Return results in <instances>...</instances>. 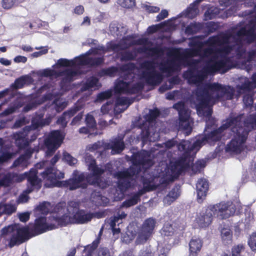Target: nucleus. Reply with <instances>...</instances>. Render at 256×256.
<instances>
[{"mask_svg": "<svg viewBox=\"0 0 256 256\" xmlns=\"http://www.w3.org/2000/svg\"><path fill=\"white\" fill-rule=\"evenodd\" d=\"M229 35L224 33L209 38L204 42L208 48L204 50L203 42L192 40L190 46L192 48L186 50L184 56L170 50L166 54L167 60H162L160 64L145 61L140 64V69L134 64H128L124 66L125 70L116 82L115 92H138L143 88L144 82L152 86L159 84L163 80V74L168 76L174 72L180 71L181 66L188 62L187 58L198 56V59L190 60V68L183 74V77L188 83L198 87L190 102L196 108L198 114L206 118V129L209 132L208 130L212 126L210 124L215 122L210 118L212 106L218 100L233 98L234 90L216 82H205V79L216 72H227L232 67V58L234 56L248 62L256 57V47L246 52L242 50Z\"/></svg>", "mask_w": 256, "mask_h": 256, "instance_id": "nucleus-1", "label": "nucleus"}, {"mask_svg": "<svg viewBox=\"0 0 256 256\" xmlns=\"http://www.w3.org/2000/svg\"><path fill=\"white\" fill-rule=\"evenodd\" d=\"M134 36H128L124 38L119 43L111 42L107 44V48L103 46L98 48H92L85 54H82L74 60L60 58L53 66L54 69L47 68L39 72L40 74L44 76L57 78L62 76L61 86L63 89L67 83L75 80L76 76L83 72L80 69L86 66H98L104 62L102 57L96 58V55H103L108 51H114L118 52L121 50L126 49L133 45H142L143 47L138 50L139 52L147 53L148 55L156 59H162V48L158 47L149 48L148 40L142 38L138 40H134Z\"/></svg>", "mask_w": 256, "mask_h": 256, "instance_id": "nucleus-2", "label": "nucleus"}, {"mask_svg": "<svg viewBox=\"0 0 256 256\" xmlns=\"http://www.w3.org/2000/svg\"><path fill=\"white\" fill-rule=\"evenodd\" d=\"M132 165L128 170L118 172L114 174L118 179V188L120 192L118 198H122L124 192L138 180L143 184L144 188L134 194L130 199L124 201L121 207L128 208L136 204L142 195L146 192L156 188L160 184H164L160 173L158 174H150L148 167L153 164L150 152L142 150L134 155Z\"/></svg>", "mask_w": 256, "mask_h": 256, "instance_id": "nucleus-3", "label": "nucleus"}, {"mask_svg": "<svg viewBox=\"0 0 256 256\" xmlns=\"http://www.w3.org/2000/svg\"><path fill=\"white\" fill-rule=\"evenodd\" d=\"M205 136H199L196 141L192 142L188 140H182L178 144L174 140L172 139L165 143V146L168 150V156L171 152L170 149H176L174 155L182 156L178 160L172 156H170L169 166L165 168V172H162L160 174L163 178L162 182L166 184L173 182L186 168L192 166V170L195 172H199L200 169L206 166V161L204 160H198L192 164L194 156L200 148L205 144L208 141Z\"/></svg>", "mask_w": 256, "mask_h": 256, "instance_id": "nucleus-4", "label": "nucleus"}, {"mask_svg": "<svg viewBox=\"0 0 256 256\" xmlns=\"http://www.w3.org/2000/svg\"><path fill=\"white\" fill-rule=\"evenodd\" d=\"M85 162L88 170L92 173V180H91L90 177L88 176L84 172L74 170L69 180L60 181V179L64 178V173L54 167H50L46 168L40 174L44 180H45V186L47 188L66 187L70 190H74L80 188H86L88 184L90 183L92 184H96L102 188L106 187V184L102 186L100 182V176L104 172V169L102 166L96 165L95 160L88 153L86 154Z\"/></svg>", "mask_w": 256, "mask_h": 256, "instance_id": "nucleus-5", "label": "nucleus"}, {"mask_svg": "<svg viewBox=\"0 0 256 256\" xmlns=\"http://www.w3.org/2000/svg\"><path fill=\"white\" fill-rule=\"evenodd\" d=\"M244 115L230 116L218 130L206 134L208 143L212 144L224 136V131H230L233 138L226 146V151L230 154H239L246 148V140L248 132L256 125V115H250L242 122Z\"/></svg>", "mask_w": 256, "mask_h": 256, "instance_id": "nucleus-6", "label": "nucleus"}, {"mask_svg": "<svg viewBox=\"0 0 256 256\" xmlns=\"http://www.w3.org/2000/svg\"><path fill=\"white\" fill-rule=\"evenodd\" d=\"M66 204L60 203L56 208V212L48 218L40 217L36 219L33 228L36 234L47 230L55 229L58 226H64L68 224H82L90 221L94 216L92 214L79 210L78 203L72 201L66 208Z\"/></svg>", "mask_w": 256, "mask_h": 256, "instance_id": "nucleus-7", "label": "nucleus"}, {"mask_svg": "<svg viewBox=\"0 0 256 256\" xmlns=\"http://www.w3.org/2000/svg\"><path fill=\"white\" fill-rule=\"evenodd\" d=\"M67 106L66 101L62 98H55L52 104L48 107V108L54 110L52 116H49L43 119V114H38L34 116L32 120L30 126H26L22 132H19L13 134L12 138L14 140L16 146L19 148H25L29 144V141L34 140L37 134L35 130L48 125L51 122L52 118L56 112H60Z\"/></svg>", "mask_w": 256, "mask_h": 256, "instance_id": "nucleus-8", "label": "nucleus"}, {"mask_svg": "<svg viewBox=\"0 0 256 256\" xmlns=\"http://www.w3.org/2000/svg\"><path fill=\"white\" fill-rule=\"evenodd\" d=\"M245 16L244 21L226 32L244 51V42H250L256 40V6L254 12H250Z\"/></svg>", "mask_w": 256, "mask_h": 256, "instance_id": "nucleus-9", "label": "nucleus"}, {"mask_svg": "<svg viewBox=\"0 0 256 256\" xmlns=\"http://www.w3.org/2000/svg\"><path fill=\"white\" fill-rule=\"evenodd\" d=\"M48 162L43 161L36 164L34 168L30 169V172L24 174H0V186H8L13 182H20L27 178L30 186L35 187L36 190L41 186V180L37 176L38 170L46 166Z\"/></svg>", "mask_w": 256, "mask_h": 256, "instance_id": "nucleus-10", "label": "nucleus"}, {"mask_svg": "<svg viewBox=\"0 0 256 256\" xmlns=\"http://www.w3.org/2000/svg\"><path fill=\"white\" fill-rule=\"evenodd\" d=\"M28 234V228L20 226L18 224L9 226L2 230V234L10 238L11 246L23 242L27 239Z\"/></svg>", "mask_w": 256, "mask_h": 256, "instance_id": "nucleus-11", "label": "nucleus"}, {"mask_svg": "<svg viewBox=\"0 0 256 256\" xmlns=\"http://www.w3.org/2000/svg\"><path fill=\"white\" fill-rule=\"evenodd\" d=\"M173 108L178 111L179 114V126L181 130H186L188 135L192 130L191 124L192 120L190 116V112L182 102H178L173 106Z\"/></svg>", "mask_w": 256, "mask_h": 256, "instance_id": "nucleus-12", "label": "nucleus"}, {"mask_svg": "<svg viewBox=\"0 0 256 256\" xmlns=\"http://www.w3.org/2000/svg\"><path fill=\"white\" fill-rule=\"evenodd\" d=\"M64 136L59 130L52 132L44 140V144L47 148L46 154L47 156H51L61 145Z\"/></svg>", "mask_w": 256, "mask_h": 256, "instance_id": "nucleus-13", "label": "nucleus"}, {"mask_svg": "<svg viewBox=\"0 0 256 256\" xmlns=\"http://www.w3.org/2000/svg\"><path fill=\"white\" fill-rule=\"evenodd\" d=\"M210 207L214 215L222 219L229 218L236 212L234 206L230 202H221L215 205L210 206Z\"/></svg>", "mask_w": 256, "mask_h": 256, "instance_id": "nucleus-14", "label": "nucleus"}, {"mask_svg": "<svg viewBox=\"0 0 256 256\" xmlns=\"http://www.w3.org/2000/svg\"><path fill=\"white\" fill-rule=\"evenodd\" d=\"M156 222V220L152 218L144 221L136 242L137 244H142L150 238L153 234Z\"/></svg>", "mask_w": 256, "mask_h": 256, "instance_id": "nucleus-15", "label": "nucleus"}, {"mask_svg": "<svg viewBox=\"0 0 256 256\" xmlns=\"http://www.w3.org/2000/svg\"><path fill=\"white\" fill-rule=\"evenodd\" d=\"M214 214L208 206L204 211H202L197 215L196 222L200 228H206L212 222Z\"/></svg>", "mask_w": 256, "mask_h": 256, "instance_id": "nucleus-16", "label": "nucleus"}, {"mask_svg": "<svg viewBox=\"0 0 256 256\" xmlns=\"http://www.w3.org/2000/svg\"><path fill=\"white\" fill-rule=\"evenodd\" d=\"M198 200L199 202H202L206 197L208 190V183L204 178H200L198 180L196 186Z\"/></svg>", "mask_w": 256, "mask_h": 256, "instance_id": "nucleus-17", "label": "nucleus"}, {"mask_svg": "<svg viewBox=\"0 0 256 256\" xmlns=\"http://www.w3.org/2000/svg\"><path fill=\"white\" fill-rule=\"evenodd\" d=\"M154 131L152 126H148V129L142 130V140L143 145L147 142H154L160 138V134L156 130Z\"/></svg>", "mask_w": 256, "mask_h": 256, "instance_id": "nucleus-18", "label": "nucleus"}, {"mask_svg": "<svg viewBox=\"0 0 256 256\" xmlns=\"http://www.w3.org/2000/svg\"><path fill=\"white\" fill-rule=\"evenodd\" d=\"M81 108L82 107L80 106H75L70 110L64 112L62 115L58 118L56 122L57 124L61 125L62 128H64L66 126L69 119Z\"/></svg>", "mask_w": 256, "mask_h": 256, "instance_id": "nucleus-19", "label": "nucleus"}, {"mask_svg": "<svg viewBox=\"0 0 256 256\" xmlns=\"http://www.w3.org/2000/svg\"><path fill=\"white\" fill-rule=\"evenodd\" d=\"M124 148L123 137L118 136L108 144V149L112 150V154H115L121 152Z\"/></svg>", "mask_w": 256, "mask_h": 256, "instance_id": "nucleus-20", "label": "nucleus"}, {"mask_svg": "<svg viewBox=\"0 0 256 256\" xmlns=\"http://www.w3.org/2000/svg\"><path fill=\"white\" fill-rule=\"evenodd\" d=\"M203 0H196L193 4L185 10L178 16V17L185 16L189 18H193L198 13V5Z\"/></svg>", "mask_w": 256, "mask_h": 256, "instance_id": "nucleus-21", "label": "nucleus"}, {"mask_svg": "<svg viewBox=\"0 0 256 256\" xmlns=\"http://www.w3.org/2000/svg\"><path fill=\"white\" fill-rule=\"evenodd\" d=\"M240 81L242 84L238 86L240 90L239 92H241V90H250L254 89L256 88V72L253 74L252 82L246 78H242Z\"/></svg>", "mask_w": 256, "mask_h": 256, "instance_id": "nucleus-22", "label": "nucleus"}, {"mask_svg": "<svg viewBox=\"0 0 256 256\" xmlns=\"http://www.w3.org/2000/svg\"><path fill=\"white\" fill-rule=\"evenodd\" d=\"M126 216L124 212L120 211L117 216H114L111 220L110 225L114 234L120 232L119 225L122 223V219L124 218Z\"/></svg>", "mask_w": 256, "mask_h": 256, "instance_id": "nucleus-23", "label": "nucleus"}, {"mask_svg": "<svg viewBox=\"0 0 256 256\" xmlns=\"http://www.w3.org/2000/svg\"><path fill=\"white\" fill-rule=\"evenodd\" d=\"M202 246L201 239L193 238L189 242L190 256H197Z\"/></svg>", "mask_w": 256, "mask_h": 256, "instance_id": "nucleus-24", "label": "nucleus"}, {"mask_svg": "<svg viewBox=\"0 0 256 256\" xmlns=\"http://www.w3.org/2000/svg\"><path fill=\"white\" fill-rule=\"evenodd\" d=\"M131 103L130 100L126 97L118 98L115 104L114 112L116 114L120 113L125 110Z\"/></svg>", "mask_w": 256, "mask_h": 256, "instance_id": "nucleus-25", "label": "nucleus"}, {"mask_svg": "<svg viewBox=\"0 0 256 256\" xmlns=\"http://www.w3.org/2000/svg\"><path fill=\"white\" fill-rule=\"evenodd\" d=\"M32 152H27L24 154H22L14 162L12 167L18 168L21 170L26 168L28 166V160L30 158Z\"/></svg>", "mask_w": 256, "mask_h": 256, "instance_id": "nucleus-26", "label": "nucleus"}, {"mask_svg": "<svg viewBox=\"0 0 256 256\" xmlns=\"http://www.w3.org/2000/svg\"><path fill=\"white\" fill-rule=\"evenodd\" d=\"M100 86L98 80L96 77L92 76L88 78L86 82L83 84L81 88V91L95 90L98 88Z\"/></svg>", "mask_w": 256, "mask_h": 256, "instance_id": "nucleus-27", "label": "nucleus"}, {"mask_svg": "<svg viewBox=\"0 0 256 256\" xmlns=\"http://www.w3.org/2000/svg\"><path fill=\"white\" fill-rule=\"evenodd\" d=\"M110 31L114 36H122L126 32V28L116 22H113L110 25Z\"/></svg>", "mask_w": 256, "mask_h": 256, "instance_id": "nucleus-28", "label": "nucleus"}, {"mask_svg": "<svg viewBox=\"0 0 256 256\" xmlns=\"http://www.w3.org/2000/svg\"><path fill=\"white\" fill-rule=\"evenodd\" d=\"M219 2L220 5L224 7L234 4L238 6L240 2H243L245 5L251 6L254 4V0H220Z\"/></svg>", "mask_w": 256, "mask_h": 256, "instance_id": "nucleus-29", "label": "nucleus"}, {"mask_svg": "<svg viewBox=\"0 0 256 256\" xmlns=\"http://www.w3.org/2000/svg\"><path fill=\"white\" fill-rule=\"evenodd\" d=\"M102 232V228L100 231L98 236L94 240L92 244L88 245L85 247L84 251L86 253H87V256H92V252L93 251L98 247V244L100 243V236Z\"/></svg>", "mask_w": 256, "mask_h": 256, "instance_id": "nucleus-30", "label": "nucleus"}, {"mask_svg": "<svg viewBox=\"0 0 256 256\" xmlns=\"http://www.w3.org/2000/svg\"><path fill=\"white\" fill-rule=\"evenodd\" d=\"M221 238L224 244H229L232 242V233L230 229L224 228L221 230Z\"/></svg>", "mask_w": 256, "mask_h": 256, "instance_id": "nucleus-31", "label": "nucleus"}, {"mask_svg": "<svg viewBox=\"0 0 256 256\" xmlns=\"http://www.w3.org/2000/svg\"><path fill=\"white\" fill-rule=\"evenodd\" d=\"M32 78L28 75L21 76L16 79L14 84H12V86L16 88H20L27 82H30Z\"/></svg>", "mask_w": 256, "mask_h": 256, "instance_id": "nucleus-32", "label": "nucleus"}, {"mask_svg": "<svg viewBox=\"0 0 256 256\" xmlns=\"http://www.w3.org/2000/svg\"><path fill=\"white\" fill-rule=\"evenodd\" d=\"M15 206L12 204H0V214H10L16 211Z\"/></svg>", "mask_w": 256, "mask_h": 256, "instance_id": "nucleus-33", "label": "nucleus"}, {"mask_svg": "<svg viewBox=\"0 0 256 256\" xmlns=\"http://www.w3.org/2000/svg\"><path fill=\"white\" fill-rule=\"evenodd\" d=\"M220 12V8L215 6H210L204 14L206 20H210L216 16Z\"/></svg>", "mask_w": 256, "mask_h": 256, "instance_id": "nucleus-34", "label": "nucleus"}, {"mask_svg": "<svg viewBox=\"0 0 256 256\" xmlns=\"http://www.w3.org/2000/svg\"><path fill=\"white\" fill-rule=\"evenodd\" d=\"M160 112L157 108L150 110L149 113L144 116L145 120L148 122L150 125L156 118L159 116Z\"/></svg>", "mask_w": 256, "mask_h": 256, "instance_id": "nucleus-35", "label": "nucleus"}, {"mask_svg": "<svg viewBox=\"0 0 256 256\" xmlns=\"http://www.w3.org/2000/svg\"><path fill=\"white\" fill-rule=\"evenodd\" d=\"M34 189H36L35 187L30 186L28 185L27 189L19 196L18 202V203H24L27 202L29 198V197L28 196V194L31 192Z\"/></svg>", "mask_w": 256, "mask_h": 256, "instance_id": "nucleus-36", "label": "nucleus"}, {"mask_svg": "<svg viewBox=\"0 0 256 256\" xmlns=\"http://www.w3.org/2000/svg\"><path fill=\"white\" fill-rule=\"evenodd\" d=\"M160 233L164 236H172L174 234L173 226L170 224H166L160 230Z\"/></svg>", "mask_w": 256, "mask_h": 256, "instance_id": "nucleus-37", "label": "nucleus"}, {"mask_svg": "<svg viewBox=\"0 0 256 256\" xmlns=\"http://www.w3.org/2000/svg\"><path fill=\"white\" fill-rule=\"evenodd\" d=\"M200 27L201 25L200 24L192 23L186 28L185 32L188 34H194L198 32Z\"/></svg>", "mask_w": 256, "mask_h": 256, "instance_id": "nucleus-38", "label": "nucleus"}, {"mask_svg": "<svg viewBox=\"0 0 256 256\" xmlns=\"http://www.w3.org/2000/svg\"><path fill=\"white\" fill-rule=\"evenodd\" d=\"M50 204L48 202H44L40 204L36 208V211L42 214H46L50 210Z\"/></svg>", "mask_w": 256, "mask_h": 256, "instance_id": "nucleus-39", "label": "nucleus"}, {"mask_svg": "<svg viewBox=\"0 0 256 256\" xmlns=\"http://www.w3.org/2000/svg\"><path fill=\"white\" fill-rule=\"evenodd\" d=\"M178 81L179 79L178 77L176 76L172 78L169 81L170 84L169 86H168L167 84L163 85L162 86H160L159 88L160 92L162 93L168 90L171 89L172 88L171 85L175 84L178 83Z\"/></svg>", "mask_w": 256, "mask_h": 256, "instance_id": "nucleus-40", "label": "nucleus"}, {"mask_svg": "<svg viewBox=\"0 0 256 256\" xmlns=\"http://www.w3.org/2000/svg\"><path fill=\"white\" fill-rule=\"evenodd\" d=\"M62 160L66 162L70 166H74L78 162L76 158L66 152L63 153Z\"/></svg>", "mask_w": 256, "mask_h": 256, "instance_id": "nucleus-41", "label": "nucleus"}, {"mask_svg": "<svg viewBox=\"0 0 256 256\" xmlns=\"http://www.w3.org/2000/svg\"><path fill=\"white\" fill-rule=\"evenodd\" d=\"M170 248V245L166 244L164 246L162 244H158V250L159 254L158 256H167Z\"/></svg>", "mask_w": 256, "mask_h": 256, "instance_id": "nucleus-42", "label": "nucleus"}, {"mask_svg": "<svg viewBox=\"0 0 256 256\" xmlns=\"http://www.w3.org/2000/svg\"><path fill=\"white\" fill-rule=\"evenodd\" d=\"M182 92H179L178 90H174L173 92H168L166 94V98L169 100L178 99L180 98H182L183 96H182Z\"/></svg>", "mask_w": 256, "mask_h": 256, "instance_id": "nucleus-43", "label": "nucleus"}, {"mask_svg": "<svg viewBox=\"0 0 256 256\" xmlns=\"http://www.w3.org/2000/svg\"><path fill=\"white\" fill-rule=\"evenodd\" d=\"M86 122L87 126L90 128L94 129V128L96 126V120H94L93 116H92L90 114H87L86 118Z\"/></svg>", "mask_w": 256, "mask_h": 256, "instance_id": "nucleus-44", "label": "nucleus"}, {"mask_svg": "<svg viewBox=\"0 0 256 256\" xmlns=\"http://www.w3.org/2000/svg\"><path fill=\"white\" fill-rule=\"evenodd\" d=\"M244 250V246L242 244H239L234 246L232 248V256H240V253Z\"/></svg>", "mask_w": 256, "mask_h": 256, "instance_id": "nucleus-45", "label": "nucleus"}, {"mask_svg": "<svg viewBox=\"0 0 256 256\" xmlns=\"http://www.w3.org/2000/svg\"><path fill=\"white\" fill-rule=\"evenodd\" d=\"M102 196L98 192H94L91 194L90 200L96 206L98 205V202H100Z\"/></svg>", "mask_w": 256, "mask_h": 256, "instance_id": "nucleus-46", "label": "nucleus"}, {"mask_svg": "<svg viewBox=\"0 0 256 256\" xmlns=\"http://www.w3.org/2000/svg\"><path fill=\"white\" fill-rule=\"evenodd\" d=\"M135 52H125L122 54L121 60H130L136 58Z\"/></svg>", "mask_w": 256, "mask_h": 256, "instance_id": "nucleus-47", "label": "nucleus"}, {"mask_svg": "<svg viewBox=\"0 0 256 256\" xmlns=\"http://www.w3.org/2000/svg\"><path fill=\"white\" fill-rule=\"evenodd\" d=\"M118 2L122 6L130 8L135 5L134 0H118Z\"/></svg>", "mask_w": 256, "mask_h": 256, "instance_id": "nucleus-48", "label": "nucleus"}, {"mask_svg": "<svg viewBox=\"0 0 256 256\" xmlns=\"http://www.w3.org/2000/svg\"><path fill=\"white\" fill-rule=\"evenodd\" d=\"M248 244L252 250H256V232L250 236Z\"/></svg>", "mask_w": 256, "mask_h": 256, "instance_id": "nucleus-49", "label": "nucleus"}, {"mask_svg": "<svg viewBox=\"0 0 256 256\" xmlns=\"http://www.w3.org/2000/svg\"><path fill=\"white\" fill-rule=\"evenodd\" d=\"M154 252L150 246L142 250L138 256H154Z\"/></svg>", "mask_w": 256, "mask_h": 256, "instance_id": "nucleus-50", "label": "nucleus"}, {"mask_svg": "<svg viewBox=\"0 0 256 256\" xmlns=\"http://www.w3.org/2000/svg\"><path fill=\"white\" fill-rule=\"evenodd\" d=\"M12 156V154L8 152H0V164L8 160Z\"/></svg>", "mask_w": 256, "mask_h": 256, "instance_id": "nucleus-51", "label": "nucleus"}, {"mask_svg": "<svg viewBox=\"0 0 256 256\" xmlns=\"http://www.w3.org/2000/svg\"><path fill=\"white\" fill-rule=\"evenodd\" d=\"M116 72V68L114 67H111L107 69L103 70L102 72V74L108 75L110 76H114Z\"/></svg>", "mask_w": 256, "mask_h": 256, "instance_id": "nucleus-52", "label": "nucleus"}, {"mask_svg": "<svg viewBox=\"0 0 256 256\" xmlns=\"http://www.w3.org/2000/svg\"><path fill=\"white\" fill-rule=\"evenodd\" d=\"M112 95V92L110 90L106 91L99 94L98 96V100H103L104 99L110 98Z\"/></svg>", "mask_w": 256, "mask_h": 256, "instance_id": "nucleus-53", "label": "nucleus"}, {"mask_svg": "<svg viewBox=\"0 0 256 256\" xmlns=\"http://www.w3.org/2000/svg\"><path fill=\"white\" fill-rule=\"evenodd\" d=\"M168 195L170 198H172V200H175L180 196V191L178 188L176 187L173 188Z\"/></svg>", "mask_w": 256, "mask_h": 256, "instance_id": "nucleus-54", "label": "nucleus"}, {"mask_svg": "<svg viewBox=\"0 0 256 256\" xmlns=\"http://www.w3.org/2000/svg\"><path fill=\"white\" fill-rule=\"evenodd\" d=\"M102 146V142H96L92 144H90L86 148L88 150L92 152L95 150L100 149Z\"/></svg>", "mask_w": 256, "mask_h": 256, "instance_id": "nucleus-55", "label": "nucleus"}, {"mask_svg": "<svg viewBox=\"0 0 256 256\" xmlns=\"http://www.w3.org/2000/svg\"><path fill=\"white\" fill-rule=\"evenodd\" d=\"M168 14V11L166 10H162L161 12L156 16V21L159 22L166 18Z\"/></svg>", "mask_w": 256, "mask_h": 256, "instance_id": "nucleus-56", "label": "nucleus"}, {"mask_svg": "<svg viewBox=\"0 0 256 256\" xmlns=\"http://www.w3.org/2000/svg\"><path fill=\"white\" fill-rule=\"evenodd\" d=\"M16 0H2V6L4 8H11L14 4Z\"/></svg>", "mask_w": 256, "mask_h": 256, "instance_id": "nucleus-57", "label": "nucleus"}, {"mask_svg": "<svg viewBox=\"0 0 256 256\" xmlns=\"http://www.w3.org/2000/svg\"><path fill=\"white\" fill-rule=\"evenodd\" d=\"M26 124L24 118H20L16 120L13 126L14 128H18Z\"/></svg>", "mask_w": 256, "mask_h": 256, "instance_id": "nucleus-58", "label": "nucleus"}, {"mask_svg": "<svg viewBox=\"0 0 256 256\" xmlns=\"http://www.w3.org/2000/svg\"><path fill=\"white\" fill-rule=\"evenodd\" d=\"M112 108V104L107 102L106 104H104L101 108V112L103 114L108 113L110 110Z\"/></svg>", "mask_w": 256, "mask_h": 256, "instance_id": "nucleus-59", "label": "nucleus"}, {"mask_svg": "<svg viewBox=\"0 0 256 256\" xmlns=\"http://www.w3.org/2000/svg\"><path fill=\"white\" fill-rule=\"evenodd\" d=\"M143 7L150 12H158L160 10L158 7L150 6L147 4L144 5Z\"/></svg>", "mask_w": 256, "mask_h": 256, "instance_id": "nucleus-60", "label": "nucleus"}, {"mask_svg": "<svg viewBox=\"0 0 256 256\" xmlns=\"http://www.w3.org/2000/svg\"><path fill=\"white\" fill-rule=\"evenodd\" d=\"M98 256H111L110 252L107 248H102L98 250Z\"/></svg>", "mask_w": 256, "mask_h": 256, "instance_id": "nucleus-61", "label": "nucleus"}, {"mask_svg": "<svg viewBox=\"0 0 256 256\" xmlns=\"http://www.w3.org/2000/svg\"><path fill=\"white\" fill-rule=\"evenodd\" d=\"M48 52V48H42V50H41L39 52H34L32 53V56L34 58H37L40 56H41L42 55L46 54Z\"/></svg>", "mask_w": 256, "mask_h": 256, "instance_id": "nucleus-62", "label": "nucleus"}, {"mask_svg": "<svg viewBox=\"0 0 256 256\" xmlns=\"http://www.w3.org/2000/svg\"><path fill=\"white\" fill-rule=\"evenodd\" d=\"M243 100L246 106H250L253 103V100L252 96L249 95L244 96Z\"/></svg>", "mask_w": 256, "mask_h": 256, "instance_id": "nucleus-63", "label": "nucleus"}, {"mask_svg": "<svg viewBox=\"0 0 256 256\" xmlns=\"http://www.w3.org/2000/svg\"><path fill=\"white\" fill-rule=\"evenodd\" d=\"M30 214L28 212H24L19 214V218L22 222H26L28 220Z\"/></svg>", "mask_w": 256, "mask_h": 256, "instance_id": "nucleus-64", "label": "nucleus"}]
</instances>
